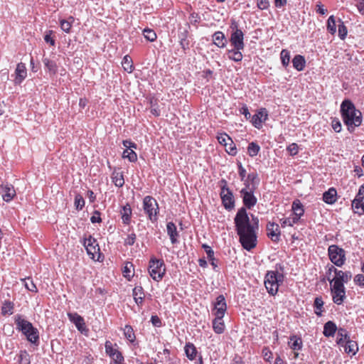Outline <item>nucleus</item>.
<instances>
[{"label": "nucleus", "instance_id": "f257e3e1", "mask_svg": "<svg viewBox=\"0 0 364 364\" xmlns=\"http://www.w3.org/2000/svg\"><path fill=\"white\" fill-rule=\"evenodd\" d=\"M251 216L250 220L245 208H241L234 218L238 241L242 248L248 252L257 247L259 229L258 218L253 215Z\"/></svg>", "mask_w": 364, "mask_h": 364}, {"label": "nucleus", "instance_id": "f03ea898", "mask_svg": "<svg viewBox=\"0 0 364 364\" xmlns=\"http://www.w3.org/2000/svg\"><path fill=\"white\" fill-rule=\"evenodd\" d=\"M341 114L348 130L353 132L362 124V114L349 100H344L341 105Z\"/></svg>", "mask_w": 364, "mask_h": 364}, {"label": "nucleus", "instance_id": "7ed1b4c3", "mask_svg": "<svg viewBox=\"0 0 364 364\" xmlns=\"http://www.w3.org/2000/svg\"><path fill=\"white\" fill-rule=\"evenodd\" d=\"M15 323L17 329L21 331L26 336L28 341L38 345L39 343V333L36 328L27 320H25L21 315L15 316Z\"/></svg>", "mask_w": 364, "mask_h": 364}, {"label": "nucleus", "instance_id": "20e7f679", "mask_svg": "<svg viewBox=\"0 0 364 364\" xmlns=\"http://www.w3.org/2000/svg\"><path fill=\"white\" fill-rule=\"evenodd\" d=\"M284 275L277 271H268L264 277V286L267 292L272 296L277 294L279 287L283 283Z\"/></svg>", "mask_w": 364, "mask_h": 364}, {"label": "nucleus", "instance_id": "39448f33", "mask_svg": "<svg viewBox=\"0 0 364 364\" xmlns=\"http://www.w3.org/2000/svg\"><path fill=\"white\" fill-rule=\"evenodd\" d=\"M148 271L150 277L156 282L161 281L166 273V265L163 259L151 257Z\"/></svg>", "mask_w": 364, "mask_h": 364}, {"label": "nucleus", "instance_id": "423d86ee", "mask_svg": "<svg viewBox=\"0 0 364 364\" xmlns=\"http://www.w3.org/2000/svg\"><path fill=\"white\" fill-rule=\"evenodd\" d=\"M244 184L245 187L240 191V196L242 199V203L245 206L244 208L245 209H251L257 202V199L254 195L257 186L252 185L250 186V184L248 182H245Z\"/></svg>", "mask_w": 364, "mask_h": 364}, {"label": "nucleus", "instance_id": "0eeeda50", "mask_svg": "<svg viewBox=\"0 0 364 364\" xmlns=\"http://www.w3.org/2000/svg\"><path fill=\"white\" fill-rule=\"evenodd\" d=\"M143 208L151 221L157 220L159 208L157 201L152 196H146L143 200Z\"/></svg>", "mask_w": 364, "mask_h": 364}, {"label": "nucleus", "instance_id": "6e6552de", "mask_svg": "<svg viewBox=\"0 0 364 364\" xmlns=\"http://www.w3.org/2000/svg\"><path fill=\"white\" fill-rule=\"evenodd\" d=\"M230 28L232 31L229 39L231 46L235 50H243L245 47L243 32L237 28V23L234 20L232 21Z\"/></svg>", "mask_w": 364, "mask_h": 364}, {"label": "nucleus", "instance_id": "1a4fd4ad", "mask_svg": "<svg viewBox=\"0 0 364 364\" xmlns=\"http://www.w3.org/2000/svg\"><path fill=\"white\" fill-rule=\"evenodd\" d=\"M328 254L330 260L337 267L343 265L346 261V252L343 248L336 245H332L328 247Z\"/></svg>", "mask_w": 364, "mask_h": 364}, {"label": "nucleus", "instance_id": "9d476101", "mask_svg": "<svg viewBox=\"0 0 364 364\" xmlns=\"http://www.w3.org/2000/svg\"><path fill=\"white\" fill-rule=\"evenodd\" d=\"M331 284V294L332 296V300L334 304L337 305H341L344 300L346 298V288L344 285L339 284L337 282H336V284Z\"/></svg>", "mask_w": 364, "mask_h": 364}, {"label": "nucleus", "instance_id": "9b49d317", "mask_svg": "<svg viewBox=\"0 0 364 364\" xmlns=\"http://www.w3.org/2000/svg\"><path fill=\"white\" fill-rule=\"evenodd\" d=\"M83 245L91 259L99 260L100 249L97 240L92 236H89L88 238L85 239Z\"/></svg>", "mask_w": 364, "mask_h": 364}, {"label": "nucleus", "instance_id": "f8f14e48", "mask_svg": "<svg viewBox=\"0 0 364 364\" xmlns=\"http://www.w3.org/2000/svg\"><path fill=\"white\" fill-rule=\"evenodd\" d=\"M333 269L335 277L331 280L328 279L330 284H336V282H337L339 284L344 285V284L348 283L352 277L350 272H343L337 269L336 267H333Z\"/></svg>", "mask_w": 364, "mask_h": 364}, {"label": "nucleus", "instance_id": "ddd939ff", "mask_svg": "<svg viewBox=\"0 0 364 364\" xmlns=\"http://www.w3.org/2000/svg\"><path fill=\"white\" fill-rule=\"evenodd\" d=\"M268 118V112L265 108L259 109L256 114L252 115L250 118L251 124L257 129H260L262 127V123L264 122Z\"/></svg>", "mask_w": 364, "mask_h": 364}, {"label": "nucleus", "instance_id": "4468645a", "mask_svg": "<svg viewBox=\"0 0 364 364\" xmlns=\"http://www.w3.org/2000/svg\"><path fill=\"white\" fill-rule=\"evenodd\" d=\"M68 316L70 321L75 324L77 330L82 333H86L88 331L83 317L77 313H68Z\"/></svg>", "mask_w": 364, "mask_h": 364}, {"label": "nucleus", "instance_id": "2eb2a0df", "mask_svg": "<svg viewBox=\"0 0 364 364\" xmlns=\"http://www.w3.org/2000/svg\"><path fill=\"white\" fill-rule=\"evenodd\" d=\"M267 232L268 237L273 242H278L279 240L281 232L278 224L269 222L267 225Z\"/></svg>", "mask_w": 364, "mask_h": 364}, {"label": "nucleus", "instance_id": "dca6fc26", "mask_svg": "<svg viewBox=\"0 0 364 364\" xmlns=\"http://www.w3.org/2000/svg\"><path fill=\"white\" fill-rule=\"evenodd\" d=\"M27 77V70L26 65L23 63L17 64L15 70V79L14 83L20 85Z\"/></svg>", "mask_w": 364, "mask_h": 364}, {"label": "nucleus", "instance_id": "f3484780", "mask_svg": "<svg viewBox=\"0 0 364 364\" xmlns=\"http://www.w3.org/2000/svg\"><path fill=\"white\" fill-rule=\"evenodd\" d=\"M226 309L227 305L225 296L223 295L218 296L214 304L215 316H224Z\"/></svg>", "mask_w": 364, "mask_h": 364}, {"label": "nucleus", "instance_id": "a211bd4d", "mask_svg": "<svg viewBox=\"0 0 364 364\" xmlns=\"http://www.w3.org/2000/svg\"><path fill=\"white\" fill-rule=\"evenodd\" d=\"M132 295L134 299L135 303L137 304L138 306L141 307L144 298H145V294L144 289L141 286L135 287L132 291Z\"/></svg>", "mask_w": 364, "mask_h": 364}, {"label": "nucleus", "instance_id": "6ab92c4d", "mask_svg": "<svg viewBox=\"0 0 364 364\" xmlns=\"http://www.w3.org/2000/svg\"><path fill=\"white\" fill-rule=\"evenodd\" d=\"M4 193L2 194L3 200L6 202H10L16 196L14 188L11 184L1 185Z\"/></svg>", "mask_w": 364, "mask_h": 364}, {"label": "nucleus", "instance_id": "aec40b11", "mask_svg": "<svg viewBox=\"0 0 364 364\" xmlns=\"http://www.w3.org/2000/svg\"><path fill=\"white\" fill-rule=\"evenodd\" d=\"M120 215L123 223L125 225H129L131 223L132 210L129 203H127L122 206V209L120 210Z\"/></svg>", "mask_w": 364, "mask_h": 364}, {"label": "nucleus", "instance_id": "412c9836", "mask_svg": "<svg viewBox=\"0 0 364 364\" xmlns=\"http://www.w3.org/2000/svg\"><path fill=\"white\" fill-rule=\"evenodd\" d=\"M323 200L329 205L334 204L337 200V191L334 188H330L323 194Z\"/></svg>", "mask_w": 364, "mask_h": 364}, {"label": "nucleus", "instance_id": "4be33fe9", "mask_svg": "<svg viewBox=\"0 0 364 364\" xmlns=\"http://www.w3.org/2000/svg\"><path fill=\"white\" fill-rule=\"evenodd\" d=\"M166 230L171 243L176 244L179 236L176 225L173 222H168L166 225Z\"/></svg>", "mask_w": 364, "mask_h": 364}, {"label": "nucleus", "instance_id": "5701e85b", "mask_svg": "<svg viewBox=\"0 0 364 364\" xmlns=\"http://www.w3.org/2000/svg\"><path fill=\"white\" fill-rule=\"evenodd\" d=\"M337 330L338 328L336 324L333 321H328L323 326V333L326 337H333Z\"/></svg>", "mask_w": 364, "mask_h": 364}, {"label": "nucleus", "instance_id": "b1692460", "mask_svg": "<svg viewBox=\"0 0 364 364\" xmlns=\"http://www.w3.org/2000/svg\"><path fill=\"white\" fill-rule=\"evenodd\" d=\"M344 350L346 353H351L353 355H355L358 351V345L356 341L348 339L343 346Z\"/></svg>", "mask_w": 364, "mask_h": 364}, {"label": "nucleus", "instance_id": "393cba45", "mask_svg": "<svg viewBox=\"0 0 364 364\" xmlns=\"http://www.w3.org/2000/svg\"><path fill=\"white\" fill-rule=\"evenodd\" d=\"M350 339V336L346 329L339 328L337 330V339L336 343L339 346H343L344 343Z\"/></svg>", "mask_w": 364, "mask_h": 364}, {"label": "nucleus", "instance_id": "a878e982", "mask_svg": "<svg viewBox=\"0 0 364 364\" xmlns=\"http://www.w3.org/2000/svg\"><path fill=\"white\" fill-rule=\"evenodd\" d=\"M292 64L297 71H302L306 66L305 58L301 55H296L292 60Z\"/></svg>", "mask_w": 364, "mask_h": 364}, {"label": "nucleus", "instance_id": "bb28decb", "mask_svg": "<svg viewBox=\"0 0 364 364\" xmlns=\"http://www.w3.org/2000/svg\"><path fill=\"white\" fill-rule=\"evenodd\" d=\"M112 180L117 187H122L124 184V175L119 170L114 169L112 174Z\"/></svg>", "mask_w": 364, "mask_h": 364}, {"label": "nucleus", "instance_id": "cd10ccee", "mask_svg": "<svg viewBox=\"0 0 364 364\" xmlns=\"http://www.w3.org/2000/svg\"><path fill=\"white\" fill-rule=\"evenodd\" d=\"M223 318V316H215V318L213 321V328L216 333H222L225 328Z\"/></svg>", "mask_w": 364, "mask_h": 364}, {"label": "nucleus", "instance_id": "c85d7f7f", "mask_svg": "<svg viewBox=\"0 0 364 364\" xmlns=\"http://www.w3.org/2000/svg\"><path fill=\"white\" fill-rule=\"evenodd\" d=\"M291 208L294 212V217H298V219L299 220L304 213V209L301 201L298 199L294 200Z\"/></svg>", "mask_w": 364, "mask_h": 364}, {"label": "nucleus", "instance_id": "c756f323", "mask_svg": "<svg viewBox=\"0 0 364 364\" xmlns=\"http://www.w3.org/2000/svg\"><path fill=\"white\" fill-rule=\"evenodd\" d=\"M288 345L293 350H299L301 349L303 343L300 337L296 336H291L289 338Z\"/></svg>", "mask_w": 364, "mask_h": 364}, {"label": "nucleus", "instance_id": "7c9ffc66", "mask_svg": "<svg viewBox=\"0 0 364 364\" xmlns=\"http://www.w3.org/2000/svg\"><path fill=\"white\" fill-rule=\"evenodd\" d=\"M220 186L221 188V192H220V198L222 200V203L225 209H228V188L227 186V182L225 179H222L220 181Z\"/></svg>", "mask_w": 364, "mask_h": 364}, {"label": "nucleus", "instance_id": "2f4dec72", "mask_svg": "<svg viewBox=\"0 0 364 364\" xmlns=\"http://www.w3.org/2000/svg\"><path fill=\"white\" fill-rule=\"evenodd\" d=\"M184 350L186 355L189 360H193L196 358L198 351L196 346L192 343H187L185 346Z\"/></svg>", "mask_w": 364, "mask_h": 364}, {"label": "nucleus", "instance_id": "473e14b6", "mask_svg": "<svg viewBox=\"0 0 364 364\" xmlns=\"http://www.w3.org/2000/svg\"><path fill=\"white\" fill-rule=\"evenodd\" d=\"M75 21V18L73 16H70L68 19H61L60 20V28L65 33H69L71 31V28L73 23Z\"/></svg>", "mask_w": 364, "mask_h": 364}, {"label": "nucleus", "instance_id": "72a5a7b5", "mask_svg": "<svg viewBox=\"0 0 364 364\" xmlns=\"http://www.w3.org/2000/svg\"><path fill=\"white\" fill-rule=\"evenodd\" d=\"M43 63L48 70V71L52 74L55 75L58 72V65L56 63L48 58H43Z\"/></svg>", "mask_w": 364, "mask_h": 364}, {"label": "nucleus", "instance_id": "f704fd0d", "mask_svg": "<svg viewBox=\"0 0 364 364\" xmlns=\"http://www.w3.org/2000/svg\"><path fill=\"white\" fill-rule=\"evenodd\" d=\"M324 302L321 296H317L314 299V313L318 316H321L322 314L324 311L323 309Z\"/></svg>", "mask_w": 364, "mask_h": 364}, {"label": "nucleus", "instance_id": "c9c22d12", "mask_svg": "<svg viewBox=\"0 0 364 364\" xmlns=\"http://www.w3.org/2000/svg\"><path fill=\"white\" fill-rule=\"evenodd\" d=\"M214 43L220 48H223L227 42L225 36L223 33L218 31L215 32L213 36Z\"/></svg>", "mask_w": 364, "mask_h": 364}, {"label": "nucleus", "instance_id": "e433bc0d", "mask_svg": "<svg viewBox=\"0 0 364 364\" xmlns=\"http://www.w3.org/2000/svg\"><path fill=\"white\" fill-rule=\"evenodd\" d=\"M122 65L125 71L131 73L134 70L133 62L132 58L127 55L123 58Z\"/></svg>", "mask_w": 364, "mask_h": 364}, {"label": "nucleus", "instance_id": "4c0bfd02", "mask_svg": "<svg viewBox=\"0 0 364 364\" xmlns=\"http://www.w3.org/2000/svg\"><path fill=\"white\" fill-rule=\"evenodd\" d=\"M125 338L131 343H134L136 340V336L133 328L130 325H126L123 329Z\"/></svg>", "mask_w": 364, "mask_h": 364}, {"label": "nucleus", "instance_id": "58836bf2", "mask_svg": "<svg viewBox=\"0 0 364 364\" xmlns=\"http://www.w3.org/2000/svg\"><path fill=\"white\" fill-rule=\"evenodd\" d=\"M326 28L328 33H330L331 35H334L336 33V23L333 15H331L328 17L327 20Z\"/></svg>", "mask_w": 364, "mask_h": 364}, {"label": "nucleus", "instance_id": "ea45409f", "mask_svg": "<svg viewBox=\"0 0 364 364\" xmlns=\"http://www.w3.org/2000/svg\"><path fill=\"white\" fill-rule=\"evenodd\" d=\"M122 158L127 159L130 162H135L137 161V154L134 150L126 149L122 153Z\"/></svg>", "mask_w": 364, "mask_h": 364}, {"label": "nucleus", "instance_id": "a19ab883", "mask_svg": "<svg viewBox=\"0 0 364 364\" xmlns=\"http://www.w3.org/2000/svg\"><path fill=\"white\" fill-rule=\"evenodd\" d=\"M24 284L25 287L30 291L36 293L38 292V288L34 284L33 279L31 277H27L21 279Z\"/></svg>", "mask_w": 364, "mask_h": 364}, {"label": "nucleus", "instance_id": "79ce46f5", "mask_svg": "<svg viewBox=\"0 0 364 364\" xmlns=\"http://www.w3.org/2000/svg\"><path fill=\"white\" fill-rule=\"evenodd\" d=\"M280 59L282 64L284 68L289 66L290 63V52L287 49L282 50L280 53Z\"/></svg>", "mask_w": 364, "mask_h": 364}, {"label": "nucleus", "instance_id": "37998d69", "mask_svg": "<svg viewBox=\"0 0 364 364\" xmlns=\"http://www.w3.org/2000/svg\"><path fill=\"white\" fill-rule=\"evenodd\" d=\"M260 151V146L255 142H251L247 146V153L250 156H256Z\"/></svg>", "mask_w": 364, "mask_h": 364}, {"label": "nucleus", "instance_id": "c03bdc74", "mask_svg": "<svg viewBox=\"0 0 364 364\" xmlns=\"http://www.w3.org/2000/svg\"><path fill=\"white\" fill-rule=\"evenodd\" d=\"M338 36L341 40H344L347 36L348 29L345 26L344 22L341 18L338 19Z\"/></svg>", "mask_w": 364, "mask_h": 364}, {"label": "nucleus", "instance_id": "a18cd8bd", "mask_svg": "<svg viewBox=\"0 0 364 364\" xmlns=\"http://www.w3.org/2000/svg\"><path fill=\"white\" fill-rule=\"evenodd\" d=\"M298 217H289L286 218H282L280 220L281 225L282 228L286 226H293L294 224L299 222Z\"/></svg>", "mask_w": 364, "mask_h": 364}, {"label": "nucleus", "instance_id": "49530a36", "mask_svg": "<svg viewBox=\"0 0 364 364\" xmlns=\"http://www.w3.org/2000/svg\"><path fill=\"white\" fill-rule=\"evenodd\" d=\"M242 50H235L234 48L232 50H229V59H232L234 61L239 62L242 59Z\"/></svg>", "mask_w": 364, "mask_h": 364}, {"label": "nucleus", "instance_id": "de8ad7c7", "mask_svg": "<svg viewBox=\"0 0 364 364\" xmlns=\"http://www.w3.org/2000/svg\"><path fill=\"white\" fill-rule=\"evenodd\" d=\"M133 264L131 262H127L123 268V276L130 280V279L133 277L134 274L132 272Z\"/></svg>", "mask_w": 364, "mask_h": 364}, {"label": "nucleus", "instance_id": "09e8293b", "mask_svg": "<svg viewBox=\"0 0 364 364\" xmlns=\"http://www.w3.org/2000/svg\"><path fill=\"white\" fill-rule=\"evenodd\" d=\"M18 358L19 364H31V357L26 350H21Z\"/></svg>", "mask_w": 364, "mask_h": 364}, {"label": "nucleus", "instance_id": "8fccbe9b", "mask_svg": "<svg viewBox=\"0 0 364 364\" xmlns=\"http://www.w3.org/2000/svg\"><path fill=\"white\" fill-rule=\"evenodd\" d=\"M14 309V304L11 301H5L1 307V314L3 315L12 314Z\"/></svg>", "mask_w": 364, "mask_h": 364}, {"label": "nucleus", "instance_id": "3c124183", "mask_svg": "<svg viewBox=\"0 0 364 364\" xmlns=\"http://www.w3.org/2000/svg\"><path fill=\"white\" fill-rule=\"evenodd\" d=\"M144 38L150 42H153L156 39V34L152 29L145 28L143 31Z\"/></svg>", "mask_w": 364, "mask_h": 364}, {"label": "nucleus", "instance_id": "603ef678", "mask_svg": "<svg viewBox=\"0 0 364 364\" xmlns=\"http://www.w3.org/2000/svg\"><path fill=\"white\" fill-rule=\"evenodd\" d=\"M105 353L110 357L114 355L115 353L118 352L119 350L114 348V345L109 341H107L105 344Z\"/></svg>", "mask_w": 364, "mask_h": 364}, {"label": "nucleus", "instance_id": "864d4df0", "mask_svg": "<svg viewBox=\"0 0 364 364\" xmlns=\"http://www.w3.org/2000/svg\"><path fill=\"white\" fill-rule=\"evenodd\" d=\"M110 358H112L110 364H122L124 360L122 353L119 350L115 353L114 355L110 356Z\"/></svg>", "mask_w": 364, "mask_h": 364}, {"label": "nucleus", "instance_id": "5fc2aeb1", "mask_svg": "<svg viewBox=\"0 0 364 364\" xmlns=\"http://www.w3.org/2000/svg\"><path fill=\"white\" fill-rule=\"evenodd\" d=\"M74 204L77 210H82L85 206L83 197L80 194H77L75 197Z\"/></svg>", "mask_w": 364, "mask_h": 364}, {"label": "nucleus", "instance_id": "6e6d98bb", "mask_svg": "<svg viewBox=\"0 0 364 364\" xmlns=\"http://www.w3.org/2000/svg\"><path fill=\"white\" fill-rule=\"evenodd\" d=\"M287 150L291 156H295L298 154L299 146L296 143H292L287 146Z\"/></svg>", "mask_w": 364, "mask_h": 364}, {"label": "nucleus", "instance_id": "4d7b16f0", "mask_svg": "<svg viewBox=\"0 0 364 364\" xmlns=\"http://www.w3.org/2000/svg\"><path fill=\"white\" fill-rule=\"evenodd\" d=\"M257 6L260 10H266L269 7V0H257Z\"/></svg>", "mask_w": 364, "mask_h": 364}, {"label": "nucleus", "instance_id": "13d9d810", "mask_svg": "<svg viewBox=\"0 0 364 364\" xmlns=\"http://www.w3.org/2000/svg\"><path fill=\"white\" fill-rule=\"evenodd\" d=\"M136 235L134 233H132L127 236V238L124 239V245H133L136 241Z\"/></svg>", "mask_w": 364, "mask_h": 364}, {"label": "nucleus", "instance_id": "bf43d9fd", "mask_svg": "<svg viewBox=\"0 0 364 364\" xmlns=\"http://www.w3.org/2000/svg\"><path fill=\"white\" fill-rule=\"evenodd\" d=\"M239 112L240 114L244 115L246 119H250L252 117L247 105H242V107L239 109Z\"/></svg>", "mask_w": 364, "mask_h": 364}, {"label": "nucleus", "instance_id": "052dcab7", "mask_svg": "<svg viewBox=\"0 0 364 364\" xmlns=\"http://www.w3.org/2000/svg\"><path fill=\"white\" fill-rule=\"evenodd\" d=\"M202 247L205 250L209 260H213L214 257V252L213 251L211 247L205 244H203L202 245Z\"/></svg>", "mask_w": 364, "mask_h": 364}, {"label": "nucleus", "instance_id": "680f3d73", "mask_svg": "<svg viewBox=\"0 0 364 364\" xmlns=\"http://www.w3.org/2000/svg\"><path fill=\"white\" fill-rule=\"evenodd\" d=\"M331 125L336 132L339 133L341 131V124L338 119H333Z\"/></svg>", "mask_w": 364, "mask_h": 364}, {"label": "nucleus", "instance_id": "e2e57ef3", "mask_svg": "<svg viewBox=\"0 0 364 364\" xmlns=\"http://www.w3.org/2000/svg\"><path fill=\"white\" fill-rule=\"evenodd\" d=\"M151 322L152 325L155 327H161L162 325L161 320L156 315L151 316Z\"/></svg>", "mask_w": 364, "mask_h": 364}, {"label": "nucleus", "instance_id": "0e129e2a", "mask_svg": "<svg viewBox=\"0 0 364 364\" xmlns=\"http://www.w3.org/2000/svg\"><path fill=\"white\" fill-rule=\"evenodd\" d=\"M122 144L124 146H125L128 149H131L132 148L135 149H137L136 144H135L134 142L132 141L129 139L124 140L122 141Z\"/></svg>", "mask_w": 364, "mask_h": 364}, {"label": "nucleus", "instance_id": "69168bd1", "mask_svg": "<svg viewBox=\"0 0 364 364\" xmlns=\"http://www.w3.org/2000/svg\"><path fill=\"white\" fill-rule=\"evenodd\" d=\"M90 221L92 223H101L102 219L100 217V213L98 210H95L92 215V216L90 218Z\"/></svg>", "mask_w": 364, "mask_h": 364}, {"label": "nucleus", "instance_id": "338daca9", "mask_svg": "<svg viewBox=\"0 0 364 364\" xmlns=\"http://www.w3.org/2000/svg\"><path fill=\"white\" fill-rule=\"evenodd\" d=\"M238 166V173L242 181L245 180V178L246 176V170L245 168L242 166V164L240 162L237 163Z\"/></svg>", "mask_w": 364, "mask_h": 364}, {"label": "nucleus", "instance_id": "774afa93", "mask_svg": "<svg viewBox=\"0 0 364 364\" xmlns=\"http://www.w3.org/2000/svg\"><path fill=\"white\" fill-rule=\"evenodd\" d=\"M355 198L360 199L363 201L364 200V183L360 186L358 192L355 196Z\"/></svg>", "mask_w": 364, "mask_h": 364}]
</instances>
